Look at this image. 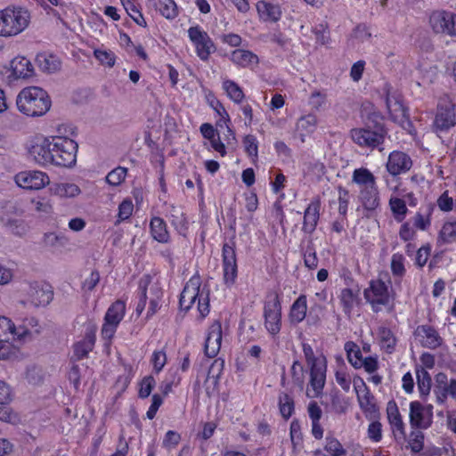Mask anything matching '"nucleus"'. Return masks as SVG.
<instances>
[{
    "mask_svg": "<svg viewBox=\"0 0 456 456\" xmlns=\"http://www.w3.org/2000/svg\"><path fill=\"white\" fill-rule=\"evenodd\" d=\"M29 156L40 166L71 167L76 164L77 143L66 136L37 135L27 145Z\"/></svg>",
    "mask_w": 456,
    "mask_h": 456,
    "instance_id": "nucleus-1",
    "label": "nucleus"
},
{
    "mask_svg": "<svg viewBox=\"0 0 456 456\" xmlns=\"http://www.w3.org/2000/svg\"><path fill=\"white\" fill-rule=\"evenodd\" d=\"M302 349L310 376L306 395L317 398L322 395L326 383L327 362L323 356H316L309 344L303 343Z\"/></svg>",
    "mask_w": 456,
    "mask_h": 456,
    "instance_id": "nucleus-2",
    "label": "nucleus"
},
{
    "mask_svg": "<svg viewBox=\"0 0 456 456\" xmlns=\"http://www.w3.org/2000/svg\"><path fill=\"white\" fill-rule=\"evenodd\" d=\"M16 105L20 112L28 117L45 115L51 108V100L43 88L28 86L17 95Z\"/></svg>",
    "mask_w": 456,
    "mask_h": 456,
    "instance_id": "nucleus-3",
    "label": "nucleus"
},
{
    "mask_svg": "<svg viewBox=\"0 0 456 456\" xmlns=\"http://www.w3.org/2000/svg\"><path fill=\"white\" fill-rule=\"evenodd\" d=\"M26 210L20 201H7L0 208V223L2 227L12 236L25 237L29 230V224L24 219Z\"/></svg>",
    "mask_w": 456,
    "mask_h": 456,
    "instance_id": "nucleus-4",
    "label": "nucleus"
},
{
    "mask_svg": "<svg viewBox=\"0 0 456 456\" xmlns=\"http://www.w3.org/2000/svg\"><path fill=\"white\" fill-rule=\"evenodd\" d=\"M198 301V311L201 319L209 314V290L200 287V277L192 276L185 284L180 297V306L188 311Z\"/></svg>",
    "mask_w": 456,
    "mask_h": 456,
    "instance_id": "nucleus-5",
    "label": "nucleus"
},
{
    "mask_svg": "<svg viewBox=\"0 0 456 456\" xmlns=\"http://www.w3.org/2000/svg\"><path fill=\"white\" fill-rule=\"evenodd\" d=\"M30 13L20 6L0 10V37H12L22 33L29 25Z\"/></svg>",
    "mask_w": 456,
    "mask_h": 456,
    "instance_id": "nucleus-6",
    "label": "nucleus"
},
{
    "mask_svg": "<svg viewBox=\"0 0 456 456\" xmlns=\"http://www.w3.org/2000/svg\"><path fill=\"white\" fill-rule=\"evenodd\" d=\"M387 132L383 125L366 126L350 131L352 141L361 148L382 151Z\"/></svg>",
    "mask_w": 456,
    "mask_h": 456,
    "instance_id": "nucleus-7",
    "label": "nucleus"
},
{
    "mask_svg": "<svg viewBox=\"0 0 456 456\" xmlns=\"http://www.w3.org/2000/svg\"><path fill=\"white\" fill-rule=\"evenodd\" d=\"M363 296L375 313L393 305V297L389 291V286L382 280L370 281L369 287L363 291Z\"/></svg>",
    "mask_w": 456,
    "mask_h": 456,
    "instance_id": "nucleus-8",
    "label": "nucleus"
},
{
    "mask_svg": "<svg viewBox=\"0 0 456 456\" xmlns=\"http://www.w3.org/2000/svg\"><path fill=\"white\" fill-rule=\"evenodd\" d=\"M187 34L196 55L203 61H208L210 55L216 51V47L208 32L200 25H195L188 28Z\"/></svg>",
    "mask_w": 456,
    "mask_h": 456,
    "instance_id": "nucleus-9",
    "label": "nucleus"
},
{
    "mask_svg": "<svg viewBox=\"0 0 456 456\" xmlns=\"http://www.w3.org/2000/svg\"><path fill=\"white\" fill-rule=\"evenodd\" d=\"M456 125V102L450 97L441 98L437 103L433 126L436 131H446Z\"/></svg>",
    "mask_w": 456,
    "mask_h": 456,
    "instance_id": "nucleus-10",
    "label": "nucleus"
},
{
    "mask_svg": "<svg viewBox=\"0 0 456 456\" xmlns=\"http://www.w3.org/2000/svg\"><path fill=\"white\" fill-rule=\"evenodd\" d=\"M222 265L224 283L230 288L235 283L238 275V265L234 242H226L223 245Z\"/></svg>",
    "mask_w": 456,
    "mask_h": 456,
    "instance_id": "nucleus-11",
    "label": "nucleus"
},
{
    "mask_svg": "<svg viewBox=\"0 0 456 456\" xmlns=\"http://www.w3.org/2000/svg\"><path fill=\"white\" fill-rule=\"evenodd\" d=\"M126 313V305L123 301L114 302L107 310L104 323L102 328V336L104 339L110 340L117 330Z\"/></svg>",
    "mask_w": 456,
    "mask_h": 456,
    "instance_id": "nucleus-12",
    "label": "nucleus"
},
{
    "mask_svg": "<svg viewBox=\"0 0 456 456\" xmlns=\"http://www.w3.org/2000/svg\"><path fill=\"white\" fill-rule=\"evenodd\" d=\"M429 24L434 32L448 36H456V13L437 10L429 16Z\"/></svg>",
    "mask_w": 456,
    "mask_h": 456,
    "instance_id": "nucleus-13",
    "label": "nucleus"
},
{
    "mask_svg": "<svg viewBox=\"0 0 456 456\" xmlns=\"http://www.w3.org/2000/svg\"><path fill=\"white\" fill-rule=\"evenodd\" d=\"M14 182L22 189L38 191L50 183V178L43 171L25 170L15 175Z\"/></svg>",
    "mask_w": 456,
    "mask_h": 456,
    "instance_id": "nucleus-14",
    "label": "nucleus"
},
{
    "mask_svg": "<svg viewBox=\"0 0 456 456\" xmlns=\"http://www.w3.org/2000/svg\"><path fill=\"white\" fill-rule=\"evenodd\" d=\"M354 387L356 392L359 406L366 418L375 417L379 412V408L375 403V397L370 393L363 379L362 378L354 379Z\"/></svg>",
    "mask_w": 456,
    "mask_h": 456,
    "instance_id": "nucleus-15",
    "label": "nucleus"
},
{
    "mask_svg": "<svg viewBox=\"0 0 456 456\" xmlns=\"http://www.w3.org/2000/svg\"><path fill=\"white\" fill-rule=\"evenodd\" d=\"M410 423L411 427L419 429L428 428L433 422V406L424 405L419 401L410 403Z\"/></svg>",
    "mask_w": 456,
    "mask_h": 456,
    "instance_id": "nucleus-16",
    "label": "nucleus"
},
{
    "mask_svg": "<svg viewBox=\"0 0 456 456\" xmlns=\"http://www.w3.org/2000/svg\"><path fill=\"white\" fill-rule=\"evenodd\" d=\"M265 328L273 337L280 333L281 328V305L278 298L265 303L264 307Z\"/></svg>",
    "mask_w": 456,
    "mask_h": 456,
    "instance_id": "nucleus-17",
    "label": "nucleus"
},
{
    "mask_svg": "<svg viewBox=\"0 0 456 456\" xmlns=\"http://www.w3.org/2000/svg\"><path fill=\"white\" fill-rule=\"evenodd\" d=\"M29 302L35 306L47 305L53 297L52 286L45 281H34L26 289Z\"/></svg>",
    "mask_w": 456,
    "mask_h": 456,
    "instance_id": "nucleus-18",
    "label": "nucleus"
},
{
    "mask_svg": "<svg viewBox=\"0 0 456 456\" xmlns=\"http://www.w3.org/2000/svg\"><path fill=\"white\" fill-rule=\"evenodd\" d=\"M43 330L38 320L33 316L23 319L20 323L15 324L14 341L26 343L33 340Z\"/></svg>",
    "mask_w": 456,
    "mask_h": 456,
    "instance_id": "nucleus-19",
    "label": "nucleus"
},
{
    "mask_svg": "<svg viewBox=\"0 0 456 456\" xmlns=\"http://www.w3.org/2000/svg\"><path fill=\"white\" fill-rule=\"evenodd\" d=\"M223 330L219 321H214L207 330L204 342V353L208 358L216 357L222 345Z\"/></svg>",
    "mask_w": 456,
    "mask_h": 456,
    "instance_id": "nucleus-20",
    "label": "nucleus"
},
{
    "mask_svg": "<svg viewBox=\"0 0 456 456\" xmlns=\"http://www.w3.org/2000/svg\"><path fill=\"white\" fill-rule=\"evenodd\" d=\"M436 403L443 405L447 402L448 397L456 401V379H447L445 374L439 373L436 376V385L434 388Z\"/></svg>",
    "mask_w": 456,
    "mask_h": 456,
    "instance_id": "nucleus-21",
    "label": "nucleus"
},
{
    "mask_svg": "<svg viewBox=\"0 0 456 456\" xmlns=\"http://www.w3.org/2000/svg\"><path fill=\"white\" fill-rule=\"evenodd\" d=\"M412 167L411 157L401 151H393L388 155L387 171L395 176L408 172Z\"/></svg>",
    "mask_w": 456,
    "mask_h": 456,
    "instance_id": "nucleus-22",
    "label": "nucleus"
},
{
    "mask_svg": "<svg viewBox=\"0 0 456 456\" xmlns=\"http://www.w3.org/2000/svg\"><path fill=\"white\" fill-rule=\"evenodd\" d=\"M258 17L265 22H277L282 16L281 6L278 2L260 0L256 4Z\"/></svg>",
    "mask_w": 456,
    "mask_h": 456,
    "instance_id": "nucleus-23",
    "label": "nucleus"
},
{
    "mask_svg": "<svg viewBox=\"0 0 456 456\" xmlns=\"http://www.w3.org/2000/svg\"><path fill=\"white\" fill-rule=\"evenodd\" d=\"M321 200L315 198L311 200L304 213L302 230L306 233H313L320 218Z\"/></svg>",
    "mask_w": 456,
    "mask_h": 456,
    "instance_id": "nucleus-24",
    "label": "nucleus"
},
{
    "mask_svg": "<svg viewBox=\"0 0 456 456\" xmlns=\"http://www.w3.org/2000/svg\"><path fill=\"white\" fill-rule=\"evenodd\" d=\"M318 125V118L314 114L309 113L301 116L296 123L295 134L302 142H305L306 137L312 135Z\"/></svg>",
    "mask_w": 456,
    "mask_h": 456,
    "instance_id": "nucleus-25",
    "label": "nucleus"
},
{
    "mask_svg": "<svg viewBox=\"0 0 456 456\" xmlns=\"http://www.w3.org/2000/svg\"><path fill=\"white\" fill-rule=\"evenodd\" d=\"M387 414L393 434L396 439H404V423L399 412V409L394 401H390L387 406Z\"/></svg>",
    "mask_w": 456,
    "mask_h": 456,
    "instance_id": "nucleus-26",
    "label": "nucleus"
},
{
    "mask_svg": "<svg viewBox=\"0 0 456 456\" xmlns=\"http://www.w3.org/2000/svg\"><path fill=\"white\" fill-rule=\"evenodd\" d=\"M416 334L420 338L421 344L425 347L436 349L442 345L443 338L432 326H419L417 328Z\"/></svg>",
    "mask_w": 456,
    "mask_h": 456,
    "instance_id": "nucleus-27",
    "label": "nucleus"
},
{
    "mask_svg": "<svg viewBox=\"0 0 456 456\" xmlns=\"http://www.w3.org/2000/svg\"><path fill=\"white\" fill-rule=\"evenodd\" d=\"M358 200L366 211H374L380 205V197L378 185L359 191Z\"/></svg>",
    "mask_w": 456,
    "mask_h": 456,
    "instance_id": "nucleus-28",
    "label": "nucleus"
},
{
    "mask_svg": "<svg viewBox=\"0 0 456 456\" xmlns=\"http://www.w3.org/2000/svg\"><path fill=\"white\" fill-rule=\"evenodd\" d=\"M12 76L18 78H28L34 75V67L30 61L22 56L13 58L10 63Z\"/></svg>",
    "mask_w": 456,
    "mask_h": 456,
    "instance_id": "nucleus-29",
    "label": "nucleus"
},
{
    "mask_svg": "<svg viewBox=\"0 0 456 456\" xmlns=\"http://www.w3.org/2000/svg\"><path fill=\"white\" fill-rule=\"evenodd\" d=\"M339 303L346 314H350L353 309L359 304V289L353 288H344L338 294Z\"/></svg>",
    "mask_w": 456,
    "mask_h": 456,
    "instance_id": "nucleus-30",
    "label": "nucleus"
},
{
    "mask_svg": "<svg viewBox=\"0 0 456 456\" xmlns=\"http://www.w3.org/2000/svg\"><path fill=\"white\" fill-rule=\"evenodd\" d=\"M49 190L51 194L61 199L75 198L81 193L80 188L73 183H54Z\"/></svg>",
    "mask_w": 456,
    "mask_h": 456,
    "instance_id": "nucleus-31",
    "label": "nucleus"
},
{
    "mask_svg": "<svg viewBox=\"0 0 456 456\" xmlns=\"http://www.w3.org/2000/svg\"><path fill=\"white\" fill-rule=\"evenodd\" d=\"M37 67L45 73H54L61 69L60 59L53 54L48 53H38L36 57Z\"/></svg>",
    "mask_w": 456,
    "mask_h": 456,
    "instance_id": "nucleus-32",
    "label": "nucleus"
},
{
    "mask_svg": "<svg viewBox=\"0 0 456 456\" xmlns=\"http://www.w3.org/2000/svg\"><path fill=\"white\" fill-rule=\"evenodd\" d=\"M95 343V331L94 330H87L82 340L74 345V354L77 359L80 360L86 357L91 352Z\"/></svg>",
    "mask_w": 456,
    "mask_h": 456,
    "instance_id": "nucleus-33",
    "label": "nucleus"
},
{
    "mask_svg": "<svg viewBox=\"0 0 456 456\" xmlns=\"http://www.w3.org/2000/svg\"><path fill=\"white\" fill-rule=\"evenodd\" d=\"M352 182L359 191L377 184L375 175L366 167L355 168L352 175Z\"/></svg>",
    "mask_w": 456,
    "mask_h": 456,
    "instance_id": "nucleus-34",
    "label": "nucleus"
},
{
    "mask_svg": "<svg viewBox=\"0 0 456 456\" xmlns=\"http://www.w3.org/2000/svg\"><path fill=\"white\" fill-rule=\"evenodd\" d=\"M307 299L305 295H300L292 304L289 311V321L292 324H298L306 316Z\"/></svg>",
    "mask_w": 456,
    "mask_h": 456,
    "instance_id": "nucleus-35",
    "label": "nucleus"
},
{
    "mask_svg": "<svg viewBox=\"0 0 456 456\" xmlns=\"http://www.w3.org/2000/svg\"><path fill=\"white\" fill-rule=\"evenodd\" d=\"M150 229L151 234L155 240L160 243H167L169 241L170 236L167 224L162 218L159 216L152 217L150 223Z\"/></svg>",
    "mask_w": 456,
    "mask_h": 456,
    "instance_id": "nucleus-36",
    "label": "nucleus"
},
{
    "mask_svg": "<svg viewBox=\"0 0 456 456\" xmlns=\"http://www.w3.org/2000/svg\"><path fill=\"white\" fill-rule=\"evenodd\" d=\"M231 61L240 67L246 68L258 63V57L248 50L236 49L231 54Z\"/></svg>",
    "mask_w": 456,
    "mask_h": 456,
    "instance_id": "nucleus-37",
    "label": "nucleus"
},
{
    "mask_svg": "<svg viewBox=\"0 0 456 456\" xmlns=\"http://www.w3.org/2000/svg\"><path fill=\"white\" fill-rule=\"evenodd\" d=\"M386 105L391 118L395 122H403L406 118V110L402 102L389 94L386 97Z\"/></svg>",
    "mask_w": 456,
    "mask_h": 456,
    "instance_id": "nucleus-38",
    "label": "nucleus"
},
{
    "mask_svg": "<svg viewBox=\"0 0 456 456\" xmlns=\"http://www.w3.org/2000/svg\"><path fill=\"white\" fill-rule=\"evenodd\" d=\"M222 88L234 103H240L245 98L242 88L233 80L224 78L222 82Z\"/></svg>",
    "mask_w": 456,
    "mask_h": 456,
    "instance_id": "nucleus-39",
    "label": "nucleus"
},
{
    "mask_svg": "<svg viewBox=\"0 0 456 456\" xmlns=\"http://www.w3.org/2000/svg\"><path fill=\"white\" fill-rule=\"evenodd\" d=\"M280 413L285 419H289L295 410V403L291 395L281 392L278 396Z\"/></svg>",
    "mask_w": 456,
    "mask_h": 456,
    "instance_id": "nucleus-40",
    "label": "nucleus"
},
{
    "mask_svg": "<svg viewBox=\"0 0 456 456\" xmlns=\"http://www.w3.org/2000/svg\"><path fill=\"white\" fill-rule=\"evenodd\" d=\"M378 337L381 348L391 354L396 345V339L392 330L387 327H380L378 330Z\"/></svg>",
    "mask_w": 456,
    "mask_h": 456,
    "instance_id": "nucleus-41",
    "label": "nucleus"
},
{
    "mask_svg": "<svg viewBox=\"0 0 456 456\" xmlns=\"http://www.w3.org/2000/svg\"><path fill=\"white\" fill-rule=\"evenodd\" d=\"M344 349L351 365L355 369H361V362L363 358L359 346L353 341H347L345 344Z\"/></svg>",
    "mask_w": 456,
    "mask_h": 456,
    "instance_id": "nucleus-42",
    "label": "nucleus"
},
{
    "mask_svg": "<svg viewBox=\"0 0 456 456\" xmlns=\"http://www.w3.org/2000/svg\"><path fill=\"white\" fill-rule=\"evenodd\" d=\"M438 241L443 244L456 242V219L443 224L438 233Z\"/></svg>",
    "mask_w": 456,
    "mask_h": 456,
    "instance_id": "nucleus-43",
    "label": "nucleus"
},
{
    "mask_svg": "<svg viewBox=\"0 0 456 456\" xmlns=\"http://www.w3.org/2000/svg\"><path fill=\"white\" fill-rule=\"evenodd\" d=\"M389 208L396 222L401 223L404 220L408 208L403 200L397 197H391L389 200Z\"/></svg>",
    "mask_w": 456,
    "mask_h": 456,
    "instance_id": "nucleus-44",
    "label": "nucleus"
},
{
    "mask_svg": "<svg viewBox=\"0 0 456 456\" xmlns=\"http://www.w3.org/2000/svg\"><path fill=\"white\" fill-rule=\"evenodd\" d=\"M155 6L167 20H174L178 16V7L174 0H159Z\"/></svg>",
    "mask_w": 456,
    "mask_h": 456,
    "instance_id": "nucleus-45",
    "label": "nucleus"
},
{
    "mask_svg": "<svg viewBox=\"0 0 456 456\" xmlns=\"http://www.w3.org/2000/svg\"><path fill=\"white\" fill-rule=\"evenodd\" d=\"M405 256L401 253H395L391 256L390 269L394 277L402 279L405 273Z\"/></svg>",
    "mask_w": 456,
    "mask_h": 456,
    "instance_id": "nucleus-46",
    "label": "nucleus"
},
{
    "mask_svg": "<svg viewBox=\"0 0 456 456\" xmlns=\"http://www.w3.org/2000/svg\"><path fill=\"white\" fill-rule=\"evenodd\" d=\"M15 323L5 316L0 315V339L4 341H14Z\"/></svg>",
    "mask_w": 456,
    "mask_h": 456,
    "instance_id": "nucleus-47",
    "label": "nucleus"
},
{
    "mask_svg": "<svg viewBox=\"0 0 456 456\" xmlns=\"http://www.w3.org/2000/svg\"><path fill=\"white\" fill-rule=\"evenodd\" d=\"M417 384L419 394L421 396H426L429 394L431 388V378L429 373L423 368L417 369Z\"/></svg>",
    "mask_w": 456,
    "mask_h": 456,
    "instance_id": "nucleus-48",
    "label": "nucleus"
},
{
    "mask_svg": "<svg viewBox=\"0 0 456 456\" xmlns=\"http://www.w3.org/2000/svg\"><path fill=\"white\" fill-rule=\"evenodd\" d=\"M431 208H428L426 211H418L413 216V226L420 231L428 229L431 224Z\"/></svg>",
    "mask_w": 456,
    "mask_h": 456,
    "instance_id": "nucleus-49",
    "label": "nucleus"
},
{
    "mask_svg": "<svg viewBox=\"0 0 456 456\" xmlns=\"http://www.w3.org/2000/svg\"><path fill=\"white\" fill-rule=\"evenodd\" d=\"M150 302L147 312V317L152 316L160 307V299L162 297V291L157 285H151L150 288Z\"/></svg>",
    "mask_w": 456,
    "mask_h": 456,
    "instance_id": "nucleus-50",
    "label": "nucleus"
},
{
    "mask_svg": "<svg viewBox=\"0 0 456 456\" xmlns=\"http://www.w3.org/2000/svg\"><path fill=\"white\" fill-rule=\"evenodd\" d=\"M127 175V168L123 167H118L109 172L106 175V182L108 184L111 186H118L120 185L126 179Z\"/></svg>",
    "mask_w": 456,
    "mask_h": 456,
    "instance_id": "nucleus-51",
    "label": "nucleus"
},
{
    "mask_svg": "<svg viewBox=\"0 0 456 456\" xmlns=\"http://www.w3.org/2000/svg\"><path fill=\"white\" fill-rule=\"evenodd\" d=\"M324 451L327 456H344L346 452L340 442L334 437H327Z\"/></svg>",
    "mask_w": 456,
    "mask_h": 456,
    "instance_id": "nucleus-52",
    "label": "nucleus"
},
{
    "mask_svg": "<svg viewBox=\"0 0 456 456\" xmlns=\"http://www.w3.org/2000/svg\"><path fill=\"white\" fill-rule=\"evenodd\" d=\"M303 257L305 267L310 270H314L317 268L319 261L316 250L313 244L307 245V247L304 249Z\"/></svg>",
    "mask_w": 456,
    "mask_h": 456,
    "instance_id": "nucleus-53",
    "label": "nucleus"
},
{
    "mask_svg": "<svg viewBox=\"0 0 456 456\" xmlns=\"http://www.w3.org/2000/svg\"><path fill=\"white\" fill-rule=\"evenodd\" d=\"M291 376L293 383L300 389H303L305 385V370L303 364L295 361L291 366Z\"/></svg>",
    "mask_w": 456,
    "mask_h": 456,
    "instance_id": "nucleus-54",
    "label": "nucleus"
},
{
    "mask_svg": "<svg viewBox=\"0 0 456 456\" xmlns=\"http://www.w3.org/2000/svg\"><path fill=\"white\" fill-rule=\"evenodd\" d=\"M94 55L97 59V61H99L100 63L102 65L111 68L115 64L116 57L114 53L111 51L95 49L94 52Z\"/></svg>",
    "mask_w": 456,
    "mask_h": 456,
    "instance_id": "nucleus-55",
    "label": "nucleus"
},
{
    "mask_svg": "<svg viewBox=\"0 0 456 456\" xmlns=\"http://www.w3.org/2000/svg\"><path fill=\"white\" fill-rule=\"evenodd\" d=\"M327 102V94L324 91L314 90L309 96V105L315 110H321Z\"/></svg>",
    "mask_w": 456,
    "mask_h": 456,
    "instance_id": "nucleus-56",
    "label": "nucleus"
},
{
    "mask_svg": "<svg viewBox=\"0 0 456 456\" xmlns=\"http://www.w3.org/2000/svg\"><path fill=\"white\" fill-rule=\"evenodd\" d=\"M338 214L340 216L346 217L348 205L350 200L349 191L343 188L338 187Z\"/></svg>",
    "mask_w": 456,
    "mask_h": 456,
    "instance_id": "nucleus-57",
    "label": "nucleus"
},
{
    "mask_svg": "<svg viewBox=\"0 0 456 456\" xmlns=\"http://www.w3.org/2000/svg\"><path fill=\"white\" fill-rule=\"evenodd\" d=\"M409 444L414 452H419L424 447V434L420 430L411 431Z\"/></svg>",
    "mask_w": 456,
    "mask_h": 456,
    "instance_id": "nucleus-58",
    "label": "nucleus"
},
{
    "mask_svg": "<svg viewBox=\"0 0 456 456\" xmlns=\"http://www.w3.org/2000/svg\"><path fill=\"white\" fill-rule=\"evenodd\" d=\"M175 214L171 215L170 222L179 233L184 234L188 228L186 217L182 212H178L176 210H175Z\"/></svg>",
    "mask_w": 456,
    "mask_h": 456,
    "instance_id": "nucleus-59",
    "label": "nucleus"
},
{
    "mask_svg": "<svg viewBox=\"0 0 456 456\" xmlns=\"http://www.w3.org/2000/svg\"><path fill=\"white\" fill-rule=\"evenodd\" d=\"M336 382L346 392L349 391L352 379L345 368L338 369L335 373Z\"/></svg>",
    "mask_w": 456,
    "mask_h": 456,
    "instance_id": "nucleus-60",
    "label": "nucleus"
},
{
    "mask_svg": "<svg viewBox=\"0 0 456 456\" xmlns=\"http://www.w3.org/2000/svg\"><path fill=\"white\" fill-rule=\"evenodd\" d=\"M156 385L155 379L152 376L144 377L140 383L139 397L147 398Z\"/></svg>",
    "mask_w": 456,
    "mask_h": 456,
    "instance_id": "nucleus-61",
    "label": "nucleus"
},
{
    "mask_svg": "<svg viewBox=\"0 0 456 456\" xmlns=\"http://www.w3.org/2000/svg\"><path fill=\"white\" fill-rule=\"evenodd\" d=\"M134 211V204L131 200H124L118 206V221H125L128 219Z\"/></svg>",
    "mask_w": 456,
    "mask_h": 456,
    "instance_id": "nucleus-62",
    "label": "nucleus"
},
{
    "mask_svg": "<svg viewBox=\"0 0 456 456\" xmlns=\"http://www.w3.org/2000/svg\"><path fill=\"white\" fill-rule=\"evenodd\" d=\"M45 242L51 247H63L68 242V239L63 234L49 232L45 235Z\"/></svg>",
    "mask_w": 456,
    "mask_h": 456,
    "instance_id": "nucleus-63",
    "label": "nucleus"
},
{
    "mask_svg": "<svg viewBox=\"0 0 456 456\" xmlns=\"http://www.w3.org/2000/svg\"><path fill=\"white\" fill-rule=\"evenodd\" d=\"M243 144L245 147L246 152L250 157H257L258 153V142L256 137L253 134H248L244 137Z\"/></svg>",
    "mask_w": 456,
    "mask_h": 456,
    "instance_id": "nucleus-64",
    "label": "nucleus"
}]
</instances>
